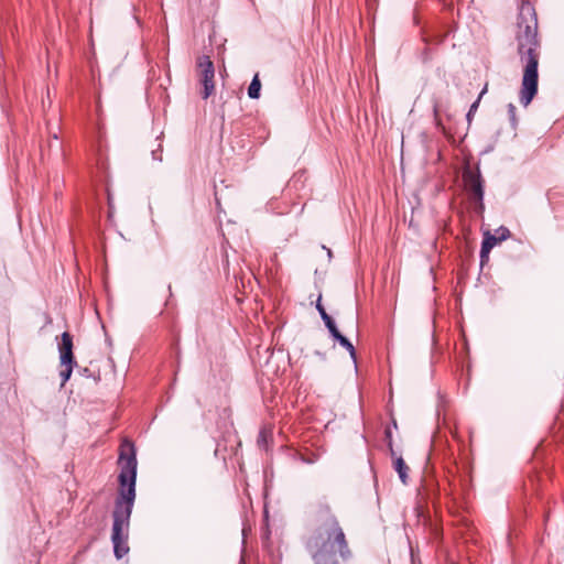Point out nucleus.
<instances>
[{"instance_id": "nucleus-4", "label": "nucleus", "mask_w": 564, "mask_h": 564, "mask_svg": "<svg viewBox=\"0 0 564 564\" xmlns=\"http://www.w3.org/2000/svg\"><path fill=\"white\" fill-rule=\"evenodd\" d=\"M305 547L314 564H340L351 556L348 543L343 546L335 543L305 542Z\"/></svg>"}, {"instance_id": "nucleus-21", "label": "nucleus", "mask_w": 564, "mask_h": 564, "mask_svg": "<svg viewBox=\"0 0 564 564\" xmlns=\"http://www.w3.org/2000/svg\"><path fill=\"white\" fill-rule=\"evenodd\" d=\"M152 155H153V159H155V160H156V152H155V151H152ZM158 160H160V161H161V158H158Z\"/></svg>"}, {"instance_id": "nucleus-17", "label": "nucleus", "mask_w": 564, "mask_h": 564, "mask_svg": "<svg viewBox=\"0 0 564 564\" xmlns=\"http://www.w3.org/2000/svg\"><path fill=\"white\" fill-rule=\"evenodd\" d=\"M267 443V432L264 430L260 431L258 436V444L262 446Z\"/></svg>"}, {"instance_id": "nucleus-22", "label": "nucleus", "mask_w": 564, "mask_h": 564, "mask_svg": "<svg viewBox=\"0 0 564 564\" xmlns=\"http://www.w3.org/2000/svg\"><path fill=\"white\" fill-rule=\"evenodd\" d=\"M327 256L332 257V251L329 249L327 250Z\"/></svg>"}, {"instance_id": "nucleus-15", "label": "nucleus", "mask_w": 564, "mask_h": 564, "mask_svg": "<svg viewBox=\"0 0 564 564\" xmlns=\"http://www.w3.org/2000/svg\"><path fill=\"white\" fill-rule=\"evenodd\" d=\"M321 317H322L323 322L325 323V326L327 327L330 335L335 334L338 330L335 322L326 312H323V315Z\"/></svg>"}, {"instance_id": "nucleus-3", "label": "nucleus", "mask_w": 564, "mask_h": 564, "mask_svg": "<svg viewBox=\"0 0 564 564\" xmlns=\"http://www.w3.org/2000/svg\"><path fill=\"white\" fill-rule=\"evenodd\" d=\"M314 529L306 542L335 543L345 546L348 543L344 529L327 503H319L313 512Z\"/></svg>"}, {"instance_id": "nucleus-5", "label": "nucleus", "mask_w": 564, "mask_h": 564, "mask_svg": "<svg viewBox=\"0 0 564 564\" xmlns=\"http://www.w3.org/2000/svg\"><path fill=\"white\" fill-rule=\"evenodd\" d=\"M197 76L203 86L200 96L203 99L209 98L215 91V66L208 55H202L197 58Z\"/></svg>"}, {"instance_id": "nucleus-13", "label": "nucleus", "mask_w": 564, "mask_h": 564, "mask_svg": "<svg viewBox=\"0 0 564 564\" xmlns=\"http://www.w3.org/2000/svg\"><path fill=\"white\" fill-rule=\"evenodd\" d=\"M75 365L76 364H61V367H63V369L59 372V376L62 378L61 387H64L66 381L70 378Z\"/></svg>"}, {"instance_id": "nucleus-12", "label": "nucleus", "mask_w": 564, "mask_h": 564, "mask_svg": "<svg viewBox=\"0 0 564 564\" xmlns=\"http://www.w3.org/2000/svg\"><path fill=\"white\" fill-rule=\"evenodd\" d=\"M486 91H487V86L484 87V89L480 91L478 98L470 105L469 110L466 115L467 121L469 123L471 122L473 116L477 111V109L479 107L480 99L486 94Z\"/></svg>"}, {"instance_id": "nucleus-6", "label": "nucleus", "mask_w": 564, "mask_h": 564, "mask_svg": "<svg viewBox=\"0 0 564 564\" xmlns=\"http://www.w3.org/2000/svg\"><path fill=\"white\" fill-rule=\"evenodd\" d=\"M465 187L469 194V198L476 204L477 212L484 210V180L479 170L473 171L466 169L463 173Z\"/></svg>"}, {"instance_id": "nucleus-19", "label": "nucleus", "mask_w": 564, "mask_h": 564, "mask_svg": "<svg viewBox=\"0 0 564 564\" xmlns=\"http://www.w3.org/2000/svg\"><path fill=\"white\" fill-rule=\"evenodd\" d=\"M322 296L319 295L317 303H316V310L318 311L319 315H323V312H326L324 306L321 303Z\"/></svg>"}, {"instance_id": "nucleus-14", "label": "nucleus", "mask_w": 564, "mask_h": 564, "mask_svg": "<svg viewBox=\"0 0 564 564\" xmlns=\"http://www.w3.org/2000/svg\"><path fill=\"white\" fill-rule=\"evenodd\" d=\"M321 317H322L323 322L325 323V326L327 327L330 335L335 334L338 330L335 322L326 312H323V315Z\"/></svg>"}, {"instance_id": "nucleus-20", "label": "nucleus", "mask_w": 564, "mask_h": 564, "mask_svg": "<svg viewBox=\"0 0 564 564\" xmlns=\"http://www.w3.org/2000/svg\"><path fill=\"white\" fill-rule=\"evenodd\" d=\"M489 260V253H482V247L480 248V263L481 265L485 264Z\"/></svg>"}, {"instance_id": "nucleus-7", "label": "nucleus", "mask_w": 564, "mask_h": 564, "mask_svg": "<svg viewBox=\"0 0 564 564\" xmlns=\"http://www.w3.org/2000/svg\"><path fill=\"white\" fill-rule=\"evenodd\" d=\"M510 237V230L501 226L499 227L495 234H490L489 231L485 232L482 240V253H490L491 249L499 242L507 240Z\"/></svg>"}, {"instance_id": "nucleus-18", "label": "nucleus", "mask_w": 564, "mask_h": 564, "mask_svg": "<svg viewBox=\"0 0 564 564\" xmlns=\"http://www.w3.org/2000/svg\"><path fill=\"white\" fill-rule=\"evenodd\" d=\"M386 435L387 437L389 438V442H388V446H389V449H390V453H391V456H395V452L393 449V446H392V441H391V431L390 430H386Z\"/></svg>"}, {"instance_id": "nucleus-8", "label": "nucleus", "mask_w": 564, "mask_h": 564, "mask_svg": "<svg viewBox=\"0 0 564 564\" xmlns=\"http://www.w3.org/2000/svg\"><path fill=\"white\" fill-rule=\"evenodd\" d=\"M59 364H76L73 355V338L69 333L64 332L58 345Z\"/></svg>"}, {"instance_id": "nucleus-11", "label": "nucleus", "mask_w": 564, "mask_h": 564, "mask_svg": "<svg viewBox=\"0 0 564 564\" xmlns=\"http://www.w3.org/2000/svg\"><path fill=\"white\" fill-rule=\"evenodd\" d=\"M261 83L259 79V75L256 74L248 87V96L251 99H258L260 97Z\"/></svg>"}, {"instance_id": "nucleus-1", "label": "nucleus", "mask_w": 564, "mask_h": 564, "mask_svg": "<svg viewBox=\"0 0 564 564\" xmlns=\"http://www.w3.org/2000/svg\"><path fill=\"white\" fill-rule=\"evenodd\" d=\"M118 466L120 470L118 476L120 489L113 511L111 541L115 556L120 560L129 552L127 543L129 519L135 498L138 462L135 448L129 441H123L120 445Z\"/></svg>"}, {"instance_id": "nucleus-16", "label": "nucleus", "mask_w": 564, "mask_h": 564, "mask_svg": "<svg viewBox=\"0 0 564 564\" xmlns=\"http://www.w3.org/2000/svg\"><path fill=\"white\" fill-rule=\"evenodd\" d=\"M516 111H517L516 106L513 104H509L508 105V115H509V119H510L513 128L517 126Z\"/></svg>"}, {"instance_id": "nucleus-2", "label": "nucleus", "mask_w": 564, "mask_h": 564, "mask_svg": "<svg viewBox=\"0 0 564 564\" xmlns=\"http://www.w3.org/2000/svg\"><path fill=\"white\" fill-rule=\"evenodd\" d=\"M518 54L524 65L520 102L527 107L538 93V65L540 58V41L538 39V18L533 6L523 1L518 15Z\"/></svg>"}, {"instance_id": "nucleus-10", "label": "nucleus", "mask_w": 564, "mask_h": 564, "mask_svg": "<svg viewBox=\"0 0 564 564\" xmlns=\"http://www.w3.org/2000/svg\"><path fill=\"white\" fill-rule=\"evenodd\" d=\"M332 336L335 340H337L340 344V346H343L345 349H347L350 357L354 360H356V350H355L354 345L344 335H341L339 330H337Z\"/></svg>"}, {"instance_id": "nucleus-9", "label": "nucleus", "mask_w": 564, "mask_h": 564, "mask_svg": "<svg viewBox=\"0 0 564 564\" xmlns=\"http://www.w3.org/2000/svg\"><path fill=\"white\" fill-rule=\"evenodd\" d=\"M393 467H394V470L398 473L399 478L402 481V484L406 485L408 478H409V475H408L409 467L401 456L394 457Z\"/></svg>"}]
</instances>
